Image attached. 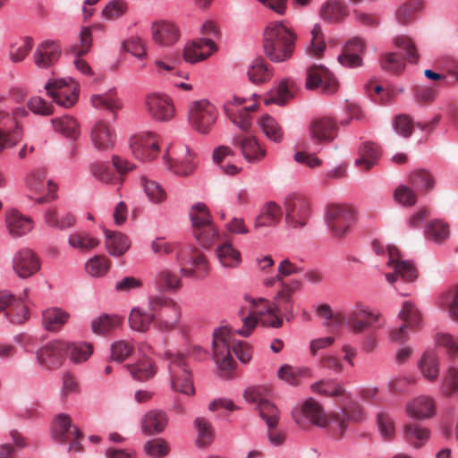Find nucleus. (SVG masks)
<instances>
[{
	"mask_svg": "<svg viewBox=\"0 0 458 458\" xmlns=\"http://www.w3.org/2000/svg\"><path fill=\"white\" fill-rule=\"evenodd\" d=\"M192 234L202 247L209 249L217 239L218 231L212 222L192 230Z\"/></svg>",
	"mask_w": 458,
	"mask_h": 458,
	"instance_id": "56",
	"label": "nucleus"
},
{
	"mask_svg": "<svg viewBox=\"0 0 458 458\" xmlns=\"http://www.w3.org/2000/svg\"><path fill=\"white\" fill-rule=\"evenodd\" d=\"M181 318V306L174 301L156 316L155 327L161 332L173 331L179 326Z\"/></svg>",
	"mask_w": 458,
	"mask_h": 458,
	"instance_id": "29",
	"label": "nucleus"
},
{
	"mask_svg": "<svg viewBox=\"0 0 458 458\" xmlns=\"http://www.w3.org/2000/svg\"><path fill=\"white\" fill-rule=\"evenodd\" d=\"M244 300L249 303V306L245 309L259 318L263 325L275 328L282 327V319L275 317L273 302H270L268 300L264 298L255 299L249 295H246Z\"/></svg>",
	"mask_w": 458,
	"mask_h": 458,
	"instance_id": "19",
	"label": "nucleus"
},
{
	"mask_svg": "<svg viewBox=\"0 0 458 458\" xmlns=\"http://www.w3.org/2000/svg\"><path fill=\"white\" fill-rule=\"evenodd\" d=\"M71 247L83 251L90 250L99 244V241L86 233H74L68 239Z\"/></svg>",
	"mask_w": 458,
	"mask_h": 458,
	"instance_id": "63",
	"label": "nucleus"
},
{
	"mask_svg": "<svg viewBox=\"0 0 458 458\" xmlns=\"http://www.w3.org/2000/svg\"><path fill=\"white\" fill-rule=\"evenodd\" d=\"M168 360V369L171 380V387L174 391L191 396L195 394V387L191 371L181 353H173L170 351L165 352Z\"/></svg>",
	"mask_w": 458,
	"mask_h": 458,
	"instance_id": "3",
	"label": "nucleus"
},
{
	"mask_svg": "<svg viewBox=\"0 0 458 458\" xmlns=\"http://www.w3.org/2000/svg\"><path fill=\"white\" fill-rule=\"evenodd\" d=\"M306 88L310 90L320 88L324 93L333 94L337 90L338 84L325 66L312 65L307 70Z\"/></svg>",
	"mask_w": 458,
	"mask_h": 458,
	"instance_id": "17",
	"label": "nucleus"
},
{
	"mask_svg": "<svg viewBox=\"0 0 458 458\" xmlns=\"http://www.w3.org/2000/svg\"><path fill=\"white\" fill-rule=\"evenodd\" d=\"M192 230L212 223V216L204 203L193 205L190 210Z\"/></svg>",
	"mask_w": 458,
	"mask_h": 458,
	"instance_id": "62",
	"label": "nucleus"
},
{
	"mask_svg": "<svg viewBox=\"0 0 458 458\" xmlns=\"http://www.w3.org/2000/svg\"><path fill=\"white\" fill-rule=\"evenodd\" d=\"M176 259L181 267V272L188 277H204L208 273V262L206 256L196 247L189 245L180 249Z\"/></svg>",
	"mask_w": 458,
	"mask_h": 458,
	"instance_id": "7",
	"label": "nucleus"
},
{
	"mask_svg": "<svg viewBox=\"0 0 458 458\" xmlns=\"http://www.w3.org/2000/svg\"><path fill=\"white\" fill-rule=\"evenodd\" d=\"M216 50L215 42L210 38H200L187 44L183 51V58L188 63H197L207 59Z\"/></svg>",
	"mask_w": 458,
	"mask_h": 458,
	"instance_id": "24",
	"label": "nucleus"
},
{
	"mask_svg": "<svg viewBox=\"0 0 458 458\" xmlns=\"http://www.w3.org/2000/svg\"><path fill=\"white\" fill-rule=\"evenodd\" d=\"M248 77L255 84L264 83L271 79L272 71L263 59H256L248 70Z\"/></svg>",
	"mask_w": 458,
	"mask_h": 458,
	"instance_id": "52",
	"label": "nucleus"
},
{
	"mask_svg": "<svg viewBox=\"0 0 458 458\" xmlns=\"http://www.w3.org/2000/svg\"><path fill=\"white\" fill-rule=\"evenodd\" d=\"M129 323L131 329L146 332L151 323L156 324V315L146 312L140 308H133L129 316Z\"/></svg>",
	"mask_w": 458,
	"mask_h": 458,
	"instance_id": "47",
	"label": "nucleus"
},
{
	"mask_svg": "<svg viewBox=\"0 0 458 458\" xmlns=\"http://www.w3.org/2000/svg\"><path fill=\"white\" fill-rule=\"evenodd\" d=\"M285 224L288 227L298 229L307 225L311 215L309 200L301 195H290L285 199Z\"/></svg>",
	"mask_w": 458,
	"mask_h": 458,
	"instance_id": "9",
	"label": "nucleus"
},
{
	"mask_svg": "<svg viewBox=\"0 0 458 458\" xmlns=\"http://www.w3.org/2000/svg\"><path fill=\"white\" fill-rule=\"evenodd\" d=\"M90 101L95 108L106 109L111 112H115L122 107V103L117 98L114 90H110L103 95H93Z\"/></svg>",
	"mask_w": 458,
	"mask_h": 458,
	"instance_id": "58",
	"label": "nucleus"
},
{
	"mask_svg": "<svg viewBox=\"0 0 458 458\" xmlns=\"http://www.w3.org/2000/svg\"><path fill=\"white\" fill-rule=\"evenodd\" d=\"M236 342L232 339L229 328L222 327L215 330L213 334L214 359L221 369L230 370L233 368V359L231 355L233 344Z\"/></svg>",
	"mask_w": 458,
	"mask_h": 458,
	"instance_id": "10",
	"label": "nucleus"
},
{
	"mask_svg": "<svg viewBox=\"0 0 458 458\" xmlns=\"http://www.w3.org/2000/svg\"><path fill=\"white\" fill-rule=\"evenodd\" d=\"M45 88L59 106L71 107L78 100V86L71 78L49 81Z\"/></svg>",
	"mask_w": 458,
	"mask_h": 458,
	"instance_id": "12",
	"label": "nucleus"
},
{
	"mask_svg": "<svg viewBox=\"0 0 458 458\" xmlns=\"http://www.w3.org/2000/svg\"><path fill=\"white\" fill-rule=\"evenodd\" d=\"M246 98L234 96L231 99H228L224 105L226 115L243 131L250 128L251 120L250 113L255 111L257 108L256 102L249 106L246 105Z\"/></svg>",
	"mask_w": 458,
	"mask_h": 458,
	"instance_id": "14",
	"label": "nucleus"
},
{
	"mask_svg": "<svg viewBox=\"0 0 458 458\" xmlns=\"http://www.w3.org/2000/svg\"><path fill=\"white\" fill-rule=\"evenodd\" d=\"M44 219L48 226L60 230L69 228L75 223V217L72 213L61 211L56 208H47Z\"/></svg>",
	"mask_w": 458,
	"mask_h": 458,
	"instance_id": "41",
	"label": "nucleus"
},
{
	"mask_svg": "<svg viewBox=\"0 0 458 458\" xmlns=\"http://www.w3.org/2000/svg\"><path fill=\"white\" fill-rule=\"evenodd\" d=\"M310 135L316 146L321 143L331 142L337 135V125L330 117H320L311 122Z\"/></svg>",
	"mask_w": 458,
	"mask_h": 458,
	"instance_id": "22",
	"label": "nucleus"
},
{
	"mask_svg": "<svg viewBox=\"0 0 458 458\" xmlns=\"http://www.w3.org/2000/svg\"><path fill=\"white\" fill-rule=\"evenodd\" d=\"M296 89V84L293 80H282L277 87L265 98L264 102L266 105L284 106L294 97Z\"/></svg>",
	"mask_w": 458,
	"mask_h": 458,
	"instance_id": "32",
	"label": "nucleus"
},
{
	"mask_svg": "<svg viewBox=\"0 0 458 458\" xmlns=\"http://www.w3.org/2000/svg\"><path fill=\"white\" fill-rule=\"evenodd\" d=\"M388 254L387 266L394 270L386 274V279L390 284H394L400 277L403 282H413L418 277V270L410 260H404L401 257L399 250L393 245L386 247Z\"/></svg>",
	"mask_w": 458,
	"mask_h": 458,
	"instance_id": "8",
	"label": "nucleus"
},
{
	"mask_svg": "<svg viewBox=\"0 0 458 458\" xmlns=\"http://www.w3.org/2000/svg\"><path fill=\"white\" fill-rule=\"evenodd\" d=\"M419 368L422 375L429 381H435L439 374L438 358L433 351H427L423 353Z\"/></svg>",
	"mask_w": 458,
	"mask_h": 458,
	"instance_id": "48",
	"label": "nucleus"
},
{
	"mask_svg": "<svg viewBox=\"0 0 458 458\" xmlns=\"http://www.w3.org/2000/svg\"><path fill=\"white\" fill-rule=\"evenodd\" d=\"M52 437L57 443L65 444L72 437L81 438L82 435L79 428L72 425L71 417L61 413L55 418Z\"/></svg>",
	"mask_w": 458,
	"mask_h": 458,
	"instance_id": "25",
	"label": "nucleus"
},
{
	"mask_svg": "<svg viewBox=\"0 0 458 458\" xmlns=\"http://www.w3.org/2000/svg\"><path fill=\"white\" fill-rule=\"evenodd\" d=\"M348 13L347 5L344 2L337 0H331L325 3L319 11L320 17L329 23L342 21Z\"/></svg>",
	"mask_w": 458,
	"mask_h": 458,
	"instance_id": "38",
	"label": "nucleus"
},
{
	"mask_svg": "<svg viewBox=\"0 0 458 458\" xmlns=\"http://www.w3.org/2000/svg\"><path fill=\"white\" fill-rule=\"evenodd\" d=\"M355 219V210L349 205L331 204L327 208L326 223L335 238L347 235Z\"/></svg>",
	"mask_w": 458,
	"mask_h": 458,
	"instance_id": "4",
	"label": "nucleus"
},
{
	"mask_svg": "<svg viewBox=\"0 0 458 458\" xmlns=\"http://www.w3.org/2000/svg\"><path fill=\"white\" fill-rule=\"evenodd\" d=\"M61 46L54 40H45L38 45L33 61L36 66L46 69L52 66L61 55Z\"/></svg>",
	"mask_w": 458,
	"mask_h": 458,
	"instance_id": "23",
	"label": "nucleus"
},
{
	"mask_svg": "<svg viewBox=\"0 0 458 458\" xmlns=\"http://www.w3.org/2000/svg\"><path fill=\"white\" fill-rule=\"evenodd\" d=\"M153 39L161 46H170L179 38V31L175 25L170 22H157L152 26Z\"/></svg>",
	"mask_w": 458,
	"mask_h": 458,
	"instance_id": "37",
	"label": "nucleus"
},
{
	"mask_svg": "<svg viewBox=\"0 0 458 458\" xmlns=\"http://www.w3.org/2000/svg\"><path fill=\"white\" fill-rule=\"evenodd\" d=\"M167 424V416L162 411H150L143 417L141 428L145 434L154 435L164 430Z\"/></svg>",
	"mask_w": 458,
	"mask_h": 458,
	"instance_id": "40",
	"label": "nucleus"
},
{
	"mask_svg": "<svg viewBox=\"0 0 458 458\" xmlns=\"http://www.w3.org/2000/svg\"><path fill=\"white\" fill-rule=\"evenodd\" d=\"M440 305L448 310L449 316L454 320H458V286L442 295Z\"/></svg>",
	"mask_w": 458,
	"mask_h": 458,
	"instance_id": "64",
	"label": "nucleus"
},
{
	"mask_svg": "<svg viewBox=\"0 0 458 458\" xmlns=\"http://www.w3.org/2000/svg\"><path fill=\"white\" fill-rule=\"evenodd\" d=\"M233 144L241 148L242 156L249 162L259 161L266 155L265 149L252 136H237L233 139Z\"/></svg>",
	"mask_w": 458,
	"mask_h": 458,
	"instance_id": "33",
	"label": "nucleus"
},
{
	"mask_svg": "<svg viewBox=\"0 0 458 458\" xmlns=\"http://www.w3.org/2000/svg\"><path fill=\"white\" fill-rule=\"evenodd\" d=\"M377 324L380 327V314L375 313L370 309L362 304L356 303L355 306L347 311V325L355 334H360L367 328Z\"/></svg>",
	"mask_w": 458,
	"mask_h": 458,
	"instance_id": "15",
	"label": "nucleus"
},
{
	"mask_svg": "<svg viewBox=\"0 0 458 458\" xmlns=\"http://www.w3.org/2000/svg\"><path fill=\"white\" fill-rule=\"evenodd\" d=\"M12 267L18 277L27 279L38 272L41 265L39 258L32 250L23 248L14 253Z\"/></svg>",
	"mask_w": 458,
	"mask_h": 458,
	"instance_id": "16",
	"label": "nucleus"
},
{
	"mask_svg": "<svg viewBox=\"0 0 458 458\" xmlns=\"http://www.w3.org/2000/svg\"><path fill=\"white\" fill-rule=\"evenodd\" d=\"M70 315L60 308L47 309L42 313V323L47 331H58L69 319Z\"/></svg>",
	"mask_w": 458,
	"mask_h": 458,
	"instance_id": "42",
	"label": "nucleus"
},
{
	"mask_svg": "<svg viewBox=\"0 0 458 458\" xmlns=\"http://www.w3.org/2000/svg\"><path fill=\"white\" fill-rule=\"evenodd\" d=\"M259 125L266 136L274 142H281L284 131L279 123L272 116L266 114L260 118Z\"/></svg>",
	"mask_w": 458,
	"mask_h": 458,
	"instance_id": "59",
	"label": "nucleus"
},
{
	"mask_svg": "<svg viewBox=\"0 0 458 458\" xmlns=\"http://www.w3.org/2000/svg\"><path fill=\"white\" fill-rule=\"evenodd\" d=\"M130 148L137 159L150 161L159 154V138L151 131L138 133L131 138Z\"/></svg>",
	"mask_w": 458,
	"mask_h": 458,
	"instance_id": "13",
	"label": "nucleus"
},
{
	"mask_svg": "<svg viewBox=\"0 0 458 458\" xmlns=\"http://www.w3.org/2000/svg\"><path fill=\"white\" fill-rule=\"evenodd\" d=\"M311 390L327 397L341 396L345 393L344 386L334 379L318 381L311 386Z\"/></svg>",
	"mask_w": 458,
	"mask_h": 458,
	"instance_id": "54",
	"label": "nucleus"
},
{
	"mask_svg": "<svg viewBox=\"0 0 458 458\" xmlns=\"http://www.w3.org/2000/svg\"><path fill=\"white\" fill-rule=\"evenodd\" d=\"M91 45V31L88 28H83L81 31L80 43L71 47V52L76 56L74 65L78 71L85 75H91L92 70L89 64L81 57L89 51Z\"/></svg>",
	"mask_w": 458,
	"mask_h": 458,
	"instance_id": "26",
	"label": "nucleus"
},
{
	"mask_svg": "<svg viewBox=\"0 0 458 458\" xmlns=\"http://www.w3.org/2000/svg\"><path fill=\"white\" fill-rule=\"evenodd\" d=\"M155 286L161 292L175 293L182 288L181 277L170 269L160 270L154 278Z\"/></svg>",
	"mask_w": 458,
	"mask_h": 458,
	"instance_id": "39",
	"label": "nucleus"
},
{
	"mask_svg": "<svg viewBox=\"0 0 458 458\" xmlns=\"http://www.w3.org/2000/svg\"><path fill=\"white\" fill-rule=\"evenodd\" d=\"M140 185L143 188L148 199L152 203L160 204L165 200V191L156 181L150 180L143 175L140 177Z\"/></svg>",
	"mask_w": 458,
	"mask_h": 458,
	"instance_id": "53",
	"label": "nucleus"
},
{
	"mask_svg": "<svg viewBox=\"0 0 458 458\" xmlns=\"http://www.w3.org/2000/svg\"><path fill=\"white\" fill-rule=\"evenodd\" d=\"M144 107L148 116L157 122L166 123L175 116L173 100L163 93L148 94L144 99Z\"/></svg>",
	"mask_w": 458,
	"mask_h": 458,
	"instance_id": "11",
	"label": "nucleus"
},
{
	"mask_svg": "<svg viewBox=\"0 0 458 458\" xmlns=\"http://www.w3.org/2000/svg\"><path fill=\"white\" fill-rule=\"evenodd\" d=\"M406 411L410 417L417 420L431 418L436 411L435 402L429 396H419L406 405Z\"/></svg>",
	"mask_w": 458,
	"mask_h": 458,
	"instance_id": "31",
	"label": "nucleus"
},
{
	"mask_svg": "<svg viewBox=\"0 0 458 458\" xmlns=\"http://www.w3.org/2000/svg\"><path fill=\"white\" fill-rule=\"evenodd\" d=\"M365 44L360 38H351L345 45L342 55H339V63L346 67L354 68L360 66L362 60L360 55L364 52Z\"/></svg>",
	"mask_w": 458,
	"mask_h": 458,
	"instance_id": "30",
	"label": "nucleus"
},
{
	"mask_svg": "<svg viewBox=\"0 0 458 458\" xmlns=\"http://www.w3.org/2000/svg\"><path fill=\"white\" fill-rule=\"evenodd\" d=\"M216 256L225 268L235 269L242 263V254L231 242H225L216 249Z\"/></svg>",
	"mask_w": 458,
	"mask_h": 458,
	"instance_id": "36",
	"label": "nucleus"
},
{
	"mask_svg": "<svg viewBox=\"0 0 458 458\" xmlns=\"http://www.w3.org/2000/svg\"><path fill=\"white\" fill-rule=\"evenodd\" d=\"M91 140L98 150H108L114 146L116 134L105 121H98L91 129Z\"/></svg>",
	"mask_w": 458,
	"mask_h": 458,
	"instance_id": "27",
	"label": "nucleus"
},
{
	"mask_svg": "<svg viewBox=\"0 0 458 458\" xmlns=\"http://www.w3.org/2000/svg\"><path fill=\"white\" fill-rule=\"evenodd\" d=\"M66 348L67 343L64 341L49 342L37 351V361L48 369H57L64 360Z\"/></svg>",
	"mask_w": 458,
	"mask_h": 458,
	"instance_id": "18",
	"label": "nucleus"
},
{
	"mask_svg": "<svg viewBox=\"0 0 458 458\" xmlns=\"http://www.w3.org/2000/svg\"><path fill=\"white\" fill-rule=\"evenodd\" d=\"M33 40L26 37L16 40L10 46V58L13 63H20L25 59L32 49Z\"/></svg>",
	"mask_w": 458,
	"mask_h": 458,
	"instance_id": "60",
	"label": "nucleus"
},
{
	"mask_svg": "<svg viewBox=\"0 0 458 458\" xmlns=\"http://www.w3.org/2000/svg\"><path fill=\"white\" fill-rule=\"evenodd\" d=\"M5 223L7 230L13 237H21L30 232L33 228L32 220L17 210L7 212Z\"/></svg>",
	"mask_w": 458,
	"mask_h": 458,
	"instance_id": "34",
	"label": "nucleus"
},
{
	"mask_svg": "<svg viewBox=\"0 0 458 458\" xmlns=\"http://www.w3.org/2000/svg\"><path fill=\"white\" fill-rule=\"evenodd\" d=\"M122 324L119 316L101 315L91 322L92 331L97 335H106L116 329Z\"/></svg>",
	"mask_w": 458,
	"mask_h": 458,
	"instance_id": "49",
	"label": "nucleus"
},
{
	"mask_svg": "<svg viewBox=\"0 0 458 458\" xmlns=\"http://www.w3.org/2000/svg\"><path fill=\"white\" fill-rule=\"evenodd\" d=\"M311 375V370L309 368L293 367L287 364L283 365L277 372L280 379L292 386L299 385L302 378H309Z\"/></svg>",
	"mask_w": 458,
	"mask_h": 458,
	"instance_id": "45",
	"label": "nucleus"
},
{
	"mask_svg": "<svg viewBox=\"0 0 458 458\" xmlns=\"http://www.w3.org/2000/svg\"><path fill=\"white\" fill-rule=\"evenodd\" d=\"M46 176L45 168H36L26 176L25 184L32 193L39 194L47 191V194H50L55 191L56 186L50 180L46 182Z\"/></svg>",
	"mask_w": 458,
	"mask_h": 458,
	"instance_id": "35",
	"label": "nucleus"
},
{
	"mask_svg": "<svg viewBox=\"0 0 458 458\" xmlns=\"http://www.w3.org/2000/svg\"><path fill=\"white\" fill-rule=\"evenodd\" d=\"M29 294V289H25L23 294L15 297V301L10 305L6 310L5 317L7 319L13 324H22L29 317V310L24 303V298H27Z\"/></svg>",
	"mask_w": 458,
	"mask_h": 458,
	"instance_id": "43",
	"label": "nucleus"
},
{
	"mask_svg": "<svg viewBox=\"0 0 458 458\" xmlns=\"http://www.w3.org/2000/svg\"><path fill=\"white\" fill-rule=\"evenodd\" d=\"M296 40V33L284 21L271 22L264 31V52L272 62H285L293 56Z\"/></svg>",
	"mask_w": 458,
	"mask_h": 458,
	"instance_id": "1",
	"label": "nucleus"
},
{
	"mask_svg": "<svg viewBox=\"0 0 458 458\" xmlns=\"http://www.w3.org/2000/svg\"><path fill=\"white\" fill-rule=\"evenodd\" d=\"M216 118V109L208 99L195 100L190 103L188 120L191 126L198 132L208 133Z\"/></svg>",
	"mask_w": 458,
	"mask_h": 458,
	"instance_id": "5",
	"label": "nucleus"
},
{
	"mask_svg": "<svg viewBox=\"0 0 458 458\" xmlns=\"http://www.w3.org/2000/svg\"><path fill=\"white\" fill-rule=\"evenodd\" d=\"M358 156L355 165L367 172L377 165L381 157V148L376 142L365 141L360 145Z\"/></svg>",
	"mask_w": 458,
	"mask_h": 458,
	"instance_id": "28",
	"label": "nucleus"
},
{
	"mask_svg": "<svg viewBox=\"0 0 458 458\" xmlns=\"http://www.w3.org/2000/svg\"><path fill=\"white\" fill-rule=\"evenodd\" d=\"M21 139L19 123L11 113L0 111V152L13 147Z\"/></svg>",
	"mask_w": 458,
	"mask_h": 458,
	"instance_id": "21",
	"label": "nucleus"
},
{
	"mask_svg": "<svg viewBox=\"0 0 458 458\" xmlns=\"http://www.w3.org/2000/svg\"><path fill=\"white\" fill-rule=\"evenodd\" d=\"M292 415L293 420L301 428L305 427V420L318 427H328L335 438L344 436L349 421V415L344 411L328 420L321 405L312 398L306 400L301 409L293 410Z\"/></svg>",
	"mask_w": 458,
	"mask_h": 458,
	"instance_id": "2",
	"label": "nucleus"
},
{
	"mask_svg": "<svg viewBox=\"0 0 458 458\" xmlns=\"http://www.w3.org/2000/svg\"><path fill=\"white\" fill-rule=\"evenodd\" d=\"M128 369L133 378L140 381L148 380L156 374L152 360L147 357L133 365L128 366Z\"/></svg>",
	"mask_w": 458,
	"mask_h": 458,
	"instance_id": "55",
	"label": "nucleus"
},
{
	"mask_svg": "<svg viewBox=\"0 0 458 458\" xmlns=\"http://www.w3.org/2000/svg\"><path fill=\"white\" fill-rule=\"evenodd\" d=\"M429 435L427 428L415 423L407 424L403 428L405 440L416 448L421 447L428 440Z\"/></svg>",
	"mask_w": 458,
	"mask_h": 458,
	"instance_id": "46",
	"label": "nucleus"
},
{
	"mask_svg": "<svg viewBox=\"0 0 458 458\" xmlns=\"http://www.w3.org/2000/svg\"><path fill=\"white\" fill-rule=\"evenodd\" d=\"M283 216L281 208L275 202L267 203L260 210L254 221V230L261 234H267L272 228H275Z\"/></svg>",
	"mask_w": 458,
	"mask_h": 458,
	"instance_id": "20",
	"label": "nucleus"
},
{
	"mask_svg": "<svg viewBox=\"0 0 458 458\" xmlns=\"http://www.w3.org/2000/svg\"><path fill=\"white\" fill-rule=\"evenodd\" d=\"M105 233L106 246L111 255L120 257L129 250L131 242L127 236L108 230H106Z\"/></svg>",
	"mask_w": 458,
	"mask_h": 458,
	"instance_id": "44",
	"label": "nucleus"
},
{
	"mask_svg": "<svg viewBox=\"0 0 458 458\" xmlns=\"http://www.w3.org/2000/svg\"><path fill=\"white\" fill-rule=\"evenodd\" d=\"M51 123L55 131L67 138L75 140L80 135L79 124L73 117L65 115L52 119Z\"/></svg>",
	"mask_w": 458,
	"mask_h": 458,
	"instance_id": "50",
	"label": "nucleus"
},
{
	"mask_svg": "<svg viewBox=\"0 0 458 458\" xmlns=\"http://www.w3.org/2000/svg\"><path fill=\"white\" fill-rule=\"evenodd\" d=\"M450 233L449 226L442 220H434L428 223L425 234L428 240L435 242H442L448 238Z\"/></svg>",
	"mask_w": 458,
	"mask_h": 458,
	"instance_id": "61",
	"label": "nucleus"
},
{
	"mask_svg": "<svg viewBox=\"0 0 458 458\" xmlns=\"http://www.w3.org/2000/svg\"><path fill=\"white\" fill-rule=\"evenodd\" d=\"M270 390L264 386H252L245 390L244 398L250 403H256L260 417L270 428L277 426L279 411L277 407L269 402Z\"/></svg>",
	"mask_w": 458,
	"mask_h": 458,
	"instance_id": "6",
	"label": "nucleus"
},
{
	"mask_svg": "<svg viewBox=\"0 0 458 458\" xmlns=\"http://www.w3.org/2000/svg\"><path fill=\"white\" fill-rule=\"evenodd\" d=\"M410 181L414 189L422 192H428L435 186L434 176L424 169H418L411 173Z\"/></svg>",
	"mask_w": 458,
	"mask_h": 458,
	"instance_id": "57",
	"label": "nucleus"
},
{
	"mask_svg": "<svg viewBox=\"0 0 458 458\" xmlns=\"http://www.w3.org/2000/svg\"><path fill=\"white\" fill-rule=\"evenodd\" d=\"M423 8L421 0H409L396 11L395 17L400 24L405 25L415 20V15Z\"/></svg>",
	"mask_w": 458,
	"mask_h": 458,
	"instance_id": "51",
	"label": "nucleus"
}]
</instances>
